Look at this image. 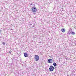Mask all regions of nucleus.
<instances>
[{
  "instance_id": "nucleus-4",
  "label": "nucleus",
  "mask_w": 76,
  "mask_h": 76,
  "mask_svg": "<svg viewBox=\"0 0 76 76\" xmlns=\"http://www.w3.org/2000/svg\"><path fill=\"white\" fill-rule=\"evenodd\" d=\"M35 59L36 61H38L39 60V56L38 55H35Z\"/></svg>"
},
{
  "instance_id": "nucleus-14",
  "label": "nucleus",
  "mask_w": 76,
  "mask_h": 76,
  "mask_svg": "<svg viewBox=\"0 0 76 76\" xmlns=\"http://www.w3.org/2000/svg\"><path fill=\"white\" fill-rule=\"evenodd\" d=\"M75 42H76V41Z\"/></svg>"
},
{
  "instance_id": "nucleus-7",
  "label": "nucleus",
  "mask_w": 76,
  "mask_h": 76,
  "mask_svg": "<svg viewBox=\"0 0 76 76\" xmlns=\"http://www.w3.org/2000/svg\"><path fill=\"white\" fill-rule=\"evenodd\" d=\"M53 65L54 67H56V66H57V64H56V63L54 62Z\"/></svg>"
},
{
  "instance_id": "nucleus-12",
  "label": "nucleus",
  "mask_w": 76,
  "mask_h": 76,
  "mask_svg": "<svg viewBox=\"0 0 76 76\" xmlns=\"http://www.w3.org/2000/svg\"><path fill=\"white\" fill-rule=\"evenodd\" d=\"M9 53H11V52L10 51V52H9Z\"/></svg>"
},
{
  "instance_id": "nucleus-3",
  "label": "nucleus",
  "mask_w": 76,
  "mask_h": 76,
  "mask_svg": "<svg viewBox=\"0 0 76 76\" xmlns=\"http://www.w3.org/2000/svg\"><path fill=\"white\" fill-rule=\"evenodd\" d=\"M54 66H50L49 68V70L51 72H52V71H53L54 70Z\"/></svg>"
},
{
  "instance_id": "nucleus-9",
  "label": "nucleus",
  "mask_w": 76,
  "mask_h": 76,
  "mask_svg": "<svg viewBox=\"0 0 76 76\" xmlns=\"http://www.w3.org/2000/svg\"><path fill=\"white\" fill-rule=\"evenodd\" d=\"M2 44H3V45H5L6 44V43H5V42H2Z\"/></svg>"
},
{
  "instance_id": "nucleus-1",
  "label": "nucleus",
  "mask_w": 76,
  "mask_h": 76,
  "mask_svg": "<svg viewBox=\"0 0 76 76\" xmlns=\"http://www.w3.org/2000/svg\"><path fill=\"white\" fill-rule=\"evenodd\" d=\"M50 58H51L52 59H50L48 60V61L49 63H52V62H51L50 61H54V58H53V56H52L50 57Z\"/></svg>"
},
{
  "instance_id": "nucleus-8",
  "label": "nucleus",
  "mask_w": 76,
  "mask_h": 76,
  "mask_svg": "<svg viewBox=\"0 0 76 76\" xmlns=\"http://www.w3.org/2000/svg\"><path fill=\"white\" fill-rule=\"evenodd\" d=\"M71 33L72 35H75V33L74 32H73V31H71Z\"/></svg>"
},
{
  "instance_id": "nucleus-13",
  "label": "nucleus",
  "mask_w": 76,
  "mask_h": 76,
  "mask_svg": "<svg viewBox=\"0 0 76 76\" xmlns=\"http://www.w3.org/2000/svg\"><path fill=\"white\" fill-rule=\"evenodd\" d=\"M67 76H69V75H67Z\"/></svg>"
},
{
  "instance_id": "nucleus-10",
  "label": "nucleus",
  "mask_w": 76,
  "mask_h": 76,
  "mask_svg": "<svg viewBox=\"0 0 76 76\" xmlns=\"http://www.w3.org/2000/svg\"><path fill=\"white\" fill-rule=\"evenodd\" d=\"M32 4H33L31 3V4H30V6H32Z\"/></svg>"
},
{
  "instance_id": "nucleus-5",
  "label": "nucleus",
  "mask_w": 76,
  "mask_h": 76,
  "mask_svg": "<svg viewBox=\"0 0 76 76\" xmlns=\"http://www.w3.org/2000/svg\"><path fill=\"white\" fill-rule=\"evenodd\" d=\"M24 55L25 57H28V53H24Z\"/></svg>"
},
{
  "instance_id": "nucleus-6",
  "label": "nucleus",
  "mask_w": 76,
  "mask_h": 76,
  "mask_svg": "<svg viewBox=\"0 0 76 76\" xmlns=\"http://www.w3.org/2000/svg\"><path fill=\"white\" fill-rule=\"evenodd\" d=\"M61 31L62 32H66V30L64 28H62L61 29Z\"/></svg>"
},
{
  "instance_id": "nucleus-2",
  "label": "nucleus",
  "mask_w": 76,
  "mask_h": 76,
  "mask_svg": "<svg viewBox=\"0 0 76 76\" xmlns=\"http://www.w3.org/2000/svg\"><path fill=\"white\" fill-rule=\"evenodd\" d=\"M31 11L33 13H35L37 11V9L35 7H32L31 8Z\"/></svg>"
},
{
  "instance_id": "nucleus-11",
  "label": "nucleus",
  "mask_w": 76,
  "mask_h": 76,
  "mask_svg": "<svg viewBox=\"0 0 76 76\" xmlns=\"http://www.w3.org/2000/svg\"><path fill=\"white\" fill-rule=\"evenodd\" d=\"M1 30H0V33H1Z\"/></svg>"
}]
</instances>
